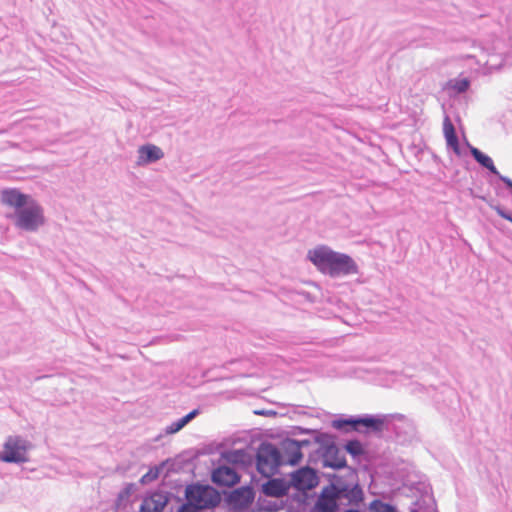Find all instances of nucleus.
<instances>
[{
	"mask_svg": "<svg viewBox=\"0 0 512 512\" xmlns=\"http://www.w3.org/2000/svg\"><path fill=\"white\" fill-rule=\"evenodd\" d=\"M344 512H361V511L357 510V509H347Z\"/></svg>",
	"mask_w": 512,
	"mask_h": 512,
	"instance_id": "58836bf2",
	"label": "nucleus"
},
{
	"mask_svg": "<svg viewBox=\"0 0 512 512\" xmlns=\"http://www.w3.org/2000/svg\"><path fill=\"white\" fill-rule=\"evenodd\" d=\"M395 432H396L397 436H399V433H400V426H396V427H395Z\"/></svg>",
	"mask_w": 512,
	"mask_h": 512,
	"instance_id": "ea45409f",
	"label": "nucleus"
},
{
	"mask_svg": "<svg viewBox=\"0 0 512 512\" xmlns=\"http://www.w3.org/2000/svg\"><path fill=\"white\" fill-rule=\"evenodd\" d=\"M307 257L322 274L331 278L358 273V265L351 256L336 252L325 245L309 250Z\"/></svg>",
	"mask_w": 512,
	"mask_h": 512,
	"instance_id": "f03ea898",
	"label": "nucleus"
},
{
	"mask_svg": "<svg viewBox=\"0 0 512 512\" xmlns=\"http://www.w3.org/2000/svg\"><path fill=\"white\" fill-rule=\"evenodd\" d=\"M323 432L317 430V429H310V428H304L301 426H291L290 429L287 431L288 437L290 436H299V435H311L316 438L318 434H322Z\"/></svg>",
	"mask_w": 512,
	"mask_h": 512,
	"instance_id": "5701e85b",
	"label": "nucleus"
},
{
	"mask_svg": "<svg viewBox=\"0 0 512 512\" xmlns=\"http://www.w3.org/2000/svg\"><path fill=\"white\" fill-rule=\"evenodd\" d=\"M283 454L287 457L285 459V464L296 466L298 465L302 458L303 453L299 449V446L296 442V439H293L291 437H286L281 441V448H279Z\"/></svg>",
	"mask_w": 512,
	"mask_h": 512,
	"instance_id": "2eb2a0df",
	"label": "nucleus"
},
{
	"mask_svg": "<svg viewBox=\"0 0 512 512\" xmlns=\"http://www.w3.org/2000/svg\"><path fill=\"white\" fill-rule=\"evenodd\" d=\"M343 448L353 459L358 461L367 453L363 443L358 439H350L346 441Z\"/></svg>",
	"mask_w": 512,
	"mask_h": 512,
	"instance_id": "4be33fe9",
	"label": "nucleus"
},
{
	"mask_svg": "<svg viewBox=\"0 0 512 512\" xmlns=\"http://www.w3.org/2000/svg\"><path fill=\"white\" fill-rule=\"evenodd\" d=\"M411 512H417L416 510H412Z\"/></svg>",
	"mask_w": 512,
	"mask_h": 512,
	"instance_id": "a19ab883",
	"label": "nucleus"
},
{
	"mask_svg": "<svg viewBox=\"0 0 512 512\" xmlns=\"http://www.w3.org/2000/svg\"><path fill=\"white\" fill-rule=\"evenodd\" d=\"M497 177L506 185L507 188L512 190V180L509 177L503 176L501 174H499Z\"/></svg>",
	"mask_w": 512,
	"mask_h": 512,
	"instance_id": "72a5a7b5",
	"label": "nucleus"
},
{
	"mask_svg": "<svg viewBox=\"0 0 512 512\" xmlns=\"http://www.w3.org/2000/svg\"><path fill=\"white\" fill-rule=\"evenodd\" d=\"M182 428H184L178 419L177 421L173 422L171 425L166 427V433L167 434H174L179 432Z\"/></svg>",
	"mask_w": 512,
	"mask_h": 512,
	"instance_id": "7c9ffc66",
	"label": "nucleus"
},
{
	"mask_svg": "<svg viewBox=\"0 0 512 512\" xmlns=\"http://www.w3.org/2000/svg\"><path fill=\"white\" fill-rule=\"evenodd\" d=\"M186 502L200 509H211L221 502V494L209 485L191 484L185 489Z\"/></svg>",
	"mask_w": 512,
	"mask_h": 512,
	"instance_id": "39448f33",
	"label": "nucleus"
},
{
	"mask_svg": "<svg viewBox=\"0 0 512 512\" xmlns=\"http://www.w3.org/2000/svg\"><path fill=\"white\" fill-rule=\"evenodd\" d=\"M221 457L229 464L250 466L254 462V456L244 449L225 451Z\"/></svg>",
	"mask_w": 512,
	"mask_h": 512,
	"instance_id": "f3484780",
	"label": "nucleus"
},
{
	"mask_svg": "<svg viewBox=\"0 0 512 512\" xmlns=\"http://www.w3.org/2000/svg\"><path fill=\"white\" fill-rule=\"evenodd\" d=\"M389 415L385 414H361L359 415V433L380 434L385 429Z\"/></svg>",
	"mask_w": 512,
	"mask_h": 512,
	"instance_id": "1a4fd4ad",
	"label": "nucleus"
},
{
	"mask_svg": "<svg viewBox=\"0 0 512 512\" xmlns=\"http://www.w3.org/2000/svg\"><path fill=\"white\" fill-rule=\"evenodd\" d=\"M369 509L371 512H397L393 505L379 499L373 500L369 505Z\"/></svg>",
	"mask_w": 512,
	"mask_h": 512,
	"instance_id": "b1692460",
	"label": "nucleus"
},
{
	"mask_svg": "<svg viewBox=\"0 0 512 512\" xmlns=\"http://www.w3.org/2000/svg\"><path fill=\"white\" fill-rule=\"evenodd\" d=\"M268 480L262 484L261 492L268 497L281 498L288 495L290 487L289 481L284 478L267 477Z\"/></svg>",
	"mask_w": 512,
	"mask_h": 512,
	"instance_id": "4468645a",
	"label": "nucleus"
},
{
	"mask_svg": "<svg viewBox=\"0 0 512 512\" xmlns=\"http://www.w3.org/2000/svg\"><path fill=\"white\" fill-rule=\"evenodd\" d=\"M241 476L229 465H220L212 471L211 480L219 487H232L240 482Z\"/></svg>",
	"mask_w": 512,
	"mask_h": 512,
	"instance_id": "9b49d317",
	"label": "nucleus"
},
{
	"mask_svg": "<svg viewBox=\"0 0 512 512\" xmlns=\"http://www.w3.org/2000/svg\"><path fill=\"white\" fill-rule=\"evenodd\" d=\"M133 490H134L133 483L126 484V486L117 495L116 506L120 507L121 505H124L126 502H128L130 496L132 495Z\"/></svg>",
	"mask_w": 512,
	"mask_h": 512,
	"instance_id": "a878e982",
	"label": "nucleus"
},
{
	"mask_svg": "<svg viewBox=\"0 0 512 512\" xmlns=\"http://www.w3.org/2000/svg\"><path fill=\"white\" fill-rule=\"evenodd\" d=\"M443 133L446 140L447 148L452 149V151L457 155L461 156L462 151L460 148L459 139L455 130V127L449 118V116H445L443 121Z\"/></svg>",
	"mask_w": 512,
	"mask_h": 512,
	"instance_id": "dca6fc26",
	"label": "nucleus"
},
{
	"mask_svg": "<svg viewBox=\"0 0 512 512\" xmlns=\"http://www.w3.org/2000/svg\"><path fill=\"white\" fill-rule=\"evenodd\" d=\"M318 447L309 453L308 463L317 464L321 461L322 467L331 468L333 470H348L349 478L357 477V469L349 467L345 455L336 443V436L331 433L323 432L315 438Z\"/></svg>",
	"mask_w": 512,
	"mask_h": 512,
	"instance_id": "7ed1b4c3",
	"label": "nucleus"
},
{
	"mask_svg": "<svg viewBox=\"0 0 512 512\" xmlns=\"http://www.w3.org/2000/svg\"><path fill=\"white\" fill-rule=\"evenodd\" d=\"M255 498L254 489L251 486H242L229 492L225 500L228 505L234 508H247L252 504Z\"/></svg>",
	"mask_w": 512,
	"mask_h": 512,
	"instance_id": "f8f14e48",
	"label": "nucleus"
},
{
	"mask_svg": "<svg viewBox=\"0 0 512 512\" xmlns=\"http://www.w3.org/2000/svg\"><path fill=\"white\" fill-rule=\"evenodd\" d=\"M358 425H359V415H350V416L341 415L340 417L331 421V427L342 432V433H351V432L359 433Z\"/></svg>",
	"mask_w": 512,
	"mask_h": 512,
	"instance_id": "a211bd4d",
	"label": "nucleus"
},
{
	"mask_svg": "<svg viewBox=\"0 0 512 512\" xmlns=\"http://www.w3.org/2000/svg\"><path fill=\"white\" fill-rule=\"evenodd\" d=\"M138 163H153L164 157L160 147L153 144H145L139 147Z\"/></svg>",
	"mask_w": 512,
	"mask_h": 512,
	"instance_id": "6ab92c4d",
	"label": "nucleus"
},
{
	"mask_svg": "<svg viewBox=\"0 0 512 512\" xmlns=\"http://www.w3.org/2000/svg\"><path fill=\"white\" fill-rule=\"evenodd\" d=\"M351 479L354 480L353 483L346 481L340 486L329 484L334 487L333 492L336 494V500L340 505L345 500V505L358 506L364 500V492L358 483V476Z\"/></svg>",
	"mask_w": 512,
	"mask_h": 512,
	"instance_id": "6e6552de",
	"label": "nucleus"
},
{
	"mask_svg": "<svg viewBox=\"0 0 512 512\" xmlns=\"http://www.w3.org/2000/svg\"><path fill=\"white\" fill-rule=\"evenodd\" d=\"M30 443L21 436H9L3 445V452L0 454L1 461L5 463H25L29 459L27 451Z\"/></svg>",
	"mask_w": 512,
	"mask_h": 512,
	"instance_id": "423d86ee",
	"label": "nucleus"
},
{
	"mask_svg": "<svg viewBox=\"0 0 512 512\" xmlns=\"http://www.w3.org/2000/svg\"><path fill=\"white\" fill-rule=\"evenodd\" d=\"M201 510L202 509L186 502L180 506L177 512H202Z\"/></svg>",
	"mask_w": 512,
	"mask_h": 512,
	"instance_id": "473e14b6",
	"label": "nucleus"
},
{
	"mask_svg": "<svg viewBox=\"0 0 512 512\" xmlns=\"http://www.w3.org/2000/svg\"><path fill=\"white\" fill-rule=\"evenodd\" d=\"M466 145L469 148L472 157L479 165L487 169L490 173L494 174L495 176H498L500 174L496 166L494 165V162L491 157L483 153L478 148L472 146L468 141H466Z\"/></svg>",
	"mask_w": 512,
	"mask_h": 512,
	"instance_id": "aec40b11",
	"label": "nucleus"
},
{
	"mask_svg": "<svg viewBox=\"0 0 512 512\" xmlns=\"http://www.w3.org/2000/svg\"><path fill=\"white\" fill-rule=\"evenodd\" d=\"M199 414V409H193L188 414L185 415V418L188 422L192 421Z\"/></svg>",
	"mask_w": 512,
	"mask_h": 512,
	"instance_id": "f704fd0d",
	"label": "nucleus"
},
{
	"mask_svg": "<svg viewBox=\"0 0 512 512\" xmlns=\"http://www.w3.org/2000/svg\"><path fill=\"white\" fill-rule=\"evenodd\" d=\"M396 417L398 419H400L401 421H403V425L408 428V432H407L408 437L409 438H413L415 436V428H414V426L411 423L405 422L404 421L405 419H404L403 415L398 414V415H396Z\"/></svg>",
	"mask_w": 512,
	"mask_h": 512,
	"instance_id": "2f4dec72",
	"label": "nucleus"
},
{
	"mask_svg": "<svg viewBox=\"0 0 512 512\" xmlns=\"http://www.w3.org/2000/svg\"><path fill=\"white\" fill-rule=\"evenodd\" d=\"M162 470L163 467H161V463L158 466L151 467L148 472L141 477L140 483L143 485L151 483L159 477Z\"/></svg>",
	"mask_w": 512,
	"mask_h": 512,
	"instance_id": "393cba45",
	"label": "nucleus"
},
{
	"mask_svg": "<svg viewBox=\"0 0 512 512\" xmlns=\"http://www.w3.org/2000/svg\"><path fill=\"white\" fill-rule=\"evenodd\" d=\"M290 487L297 491L304 493V498L307 497L306 491L312 490L319 484V477L317 470L310 466H304L290 474Z\"/></svg>",
	"mask_w": 512,
	"mask_h": 512,
	"instance_id": "0eeeda50",
	"label": "nucleus"
},
{
	"mask_svg": "<svg viewBox=\"0 0 512 512\" xmlns=\"http://www.w3.org/2000/svg\"><path fill=\"white\" fill-rule=\"evenodd\" d=\"M192 457H186L185 454H180L174 459H167L161 462V467L166 468L165 476H169L170 473H179L183 471L186 466L191 465Z\"/></svg>",
	"mask_w": 512,
	"mask_h": 512,
	"instance_id": "412c9836",
	"label": "nucleus"
},
{
	"mask_svg": "<svg viewBox=\"0 0 512 512\" xmlns=\"http://www.w3.org/2000/svg\"><path fill=\"white\" fill-rule=\"evenodd\" d=\"M296 442L301 451L302 449L309 448L312 445H318V443L314 441V437H312L311 435H308V437L304 439H296Z\"/></svg>",
	"mask_w": 512,
	"mask_h": 512,
	"instance_id": "c756f323",
	"label": "nucleus"
},
{
	"mask_svg": "<svg viewBox=\"0 0 512 512\" xmlns=\"http://www.w3.org/2000/svg\"><path fill=\"white\" fill-rule=\"evenodd\" d=\"M323 476L329 481V484H335L336 486H340L347 481L345 477L336 473H324Z\"/></svg>",
	"mask_w": 512,
	"mask_h": 512,
	"instance_id": "cd10ccee",
	"label": "nucleus"
},
{
	"mask_svg": "<svg viewBox=\"0 0 512 512\" xmlns=\"http://www.w3.org/2000/svg\"><path fill=\"white\" fill-rule=\"evenodd\" d=\"M256 415H275L276 413L274 411H267V410H257L254 412Z\"/></svg>",
	"mask_w": 512,
	"mask_h": 512,
	"instance_id": "e433bc0d",
	"label": "nucleus"
},
{
	"mask_svg": "<svg viewBox=\"0 0 512 512\" xmlns=\"http://www.w3.org/2000/svg\"><path fill=\"white\" fill-rule=\"evenodd\" d=\"M0 201L14 209L5 217L19 230L36 232L46 223L43 207L32 196L16 188L4 189Z\"/></svg>",
	"mask_w": 512,
	"mask_h": 512,
	"instance_id": "f257e3e1",
	"label": "nucleus"
},
{
	"mask_svg": "<svg viewBox=\"0 0 512 512\" xmlns=\"http://www.w3.org/2000/svg\"><path fill=\"white\" fill-rule=\"evenodd\" d=\"M253 456L256 469L263 477L278 474L280 467L285 464L281 450L277 445L268 441L261 442Z\"/></svg>",
	"mask_w": 512,
	"mask_h": 512,
	"instance_id": "20e7f679",
	"label": "nucleus"
},
{
	"mask_svg": "<svg viewBox=\"0 0 512 512\" xmlns=\"http://www.w3.org/2000/svg\"><path fill=\"white\" fill-rule=\"evenodd\" d=\"M490 207L496 211V213L502 217L503 219L505 220H508L509 222L512 223V213L505 210L501 205L497 204V205H494V204H490Z\"/></svg>",
	"mask_w": 512,
	"mask_h": 512,
	"instance_id": "c85d7f7f",
	"label": "nucleus"
},
{
	"mask_svg": "<svg viewBox=\"0 0 512 512\" xmlns=\"http://www.w3.org/2000/svg\"><path fill=\"white\" fill-rule=\"evenodd\" d=\"M334 487L329 484L324 486L311 509V512H339L340 504L336 500Z\"/></svg>",
	"mask_w": 512,
	"mask_h": 512,
	"instance_id": "9d476101",
	"label": "nucleus"
},
{
	"mask_svg": "<svg viewBox=\"0 0 512 512\" xmlns=\"http://www.w3.org/2000/svg\"><path fill=\"white\" fill-rule=\"evenodd\" d=\"M172 493L155 491L149 497L143 499L139 512H163L169 503Z\"/></svg>",
	"mask_w": 512,
	"mask_h": 512,
	"instance_id": "ddd939ff",
	"label": "nucleus"
},
{
	"mask_svg": "<svg viewBox=\"0 0 512 512\" xmlns=\"http://www.w3.org/2000/svg\"><path fill=\"white\" fill-rule=\"evenodd\" d=\"M278 509L279 508H278L277 504L276 503H271V502L267 506L262 507V510L268 511V512H275Z\"/></svg>",
	"mask_w": 512,
	"mask_h": 512,
	"instance_id": "c9c22d12",
	"label": "nucleus"
},
{
	"mask_svg": "<svg viewBox=\"0 0 512 512\" xmlns=\"http://www.w3.org/2000/svg\"><path fill=\"white\" fill-rule=\"evenodd\" d=\"M182 426L185 427L189 422L186 420L185 416L179 419Z\"/></svg>",
	"mask_w": 512,
	"mask_h": 512,
	"instance_id": "4c0bfd02",
	"label": "nucleus"
},
{
	"mask_svg": "<svg viewBox=\"0 0 512 512\" xmlns=\"http://www.w3.org/2000/svg\"><path fill=\"white\" fill-rule=\"evenodd\" d=\"M450 86L459 94L465 93L470 87V80L468 78H460L450 80Z\"/></svg>",
	"mask_w": 512,
	"mask_h": 512,
	"instance_id": "bb28decb",
	"label": "nucleus"
}]
</instances>
